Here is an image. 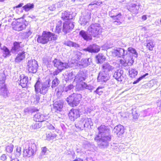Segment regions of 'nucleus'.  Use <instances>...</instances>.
I'll return each mask as SVG.
<instances>
[{"instance_id": "nucleus-17", "label": "nucleus", "mask_w": 161, "mask_h": 161, "mask_svg": "<svg viewBox=\"0 0 161 161\" xmlns=\"http://www.w3.org/2000/svg\"><path fill=\"white\" fill-rule=\"evenodd\" d=\"M9 92L5 84H3L0 86V95L4 98L8 96Z\"/></svg>"}, {"instance_id": "nucleus-35", "label": "nucleus", "mask_w": 161, "mask_h": 161, "mask_svg": "<svg viewBox=\"0 0 161 161\" xmlns=\"http://www.w3.org/2000/svg\"><path fill=\"white\" fill-rule=\"evenodd\" d=\"M37 145V142L32 140L30 141V143H29V146H30L31 149H32L35 151L36 150Z\"/></svg>"}, {"instance_id": "nucleus-18", "label": "nucleus", "mask_w": 161, "mask_h": 161, "mask_svg": "<svg viewBox=\"0 0 161 161\" xmlns=\"http://www.w3.org/2000/svg\"><path fill=\"white\" fill-rule=\"evenodd\" d=\"M79 35L85 40L88 41L92 39V37L90 33L84 30H81L79 32Z\"/></svg>"}, {"instance_id": "nucleus-21", "label": "nucleus", "mask_w": 161, "mask_h": 161, "mask_svg": "<svg viewBox=\"0 0 161 161\" xmlns=\"http://www.w3.org/2000/svg\"><path fill=\"white\" fill-rule=\"evenodd\" d=\"M28 82V78L24 75L20 76L19 84L23 88L26 87Z\"/></svg>"}, {"instance_id": "nucleus-15", "label": "nucleus", "mask_w": 161, "mask_h": 161, "mask_svg": "<svg viewBox=\"0 0 161 161\" xmlns=\"http://www.w3.org/2000/svg\"><path fill=\"white\" fill-rule=\"evenodd\" d=\"M100 47L97 45L93 44L91 45L86 48L83 49L84 51H88L90 53H97L100 50Z\"/></svg>"}, {"instance_id": "nucleus-13", "label": "nucleus", "mask_w": 161, "mask_h": 161, "mask_svg": "<svg viewBox=\"0 0 161 161\" xmlns=\"http://www.w3.org/2000/svg\"><path fill=\"white\" fill-rule=\"evenodd\" d=\"M127 8L128 10L132 14H136L138 12L139 6V5L132 3L127 6Z\"/></svg>"}, {"instance_id": "nucleus-61", "label": "nucleus", "mask_w": 161, "mask_h": 161, "mask_svg": "<svg viewBox=\"0 0 161 161\" xmlns=\"http://www.w3.org/2000/svg\"><path fill=\"white\" fill-rule=\"evenodd\" d=\"M157 104L158 106L159 107V109L161 110V99L157 101Z\"/></svg>"}, {"instance_id": "nucleus-57", "label": "nucleus", "mask_w": 161, "mask_h": 161, "mask_svg": "<svg viewBox=\"0 0 161 161\" xmlns=\"http://www.w3.org/2000/svg\"><path fill=\"white\" fill-rule=\"evenodd\" d=\"M74 87L73 85H69L68 86L65 88V91H67L69 90H70L72 89Z\"/></svg>"}, {"instance_id": "nucleus-25", "label": "nucleus", "mask_w": 161, "mask_h": 161, "mask_svg": "<svg viewBox=\"0 0 161 161\" xmlns=\"http://www.w3.org/2000/svg\"><path fill=\"white\" fill-rule=\"evenodd\" d=\"M91 18V13H89L87 15L81 17L80 18V23L81 25H84L89 21Z\"/></svg>"}, {"instance_id": "nucleus-43", "label": "nucleus", "mask_w": 161, "mask_h": 161, "mask_svg": "<svg viewBox=\"0 0 161 161\" xmlns=\"http://www.w3.org/2000/svg\"><path fill=\"white\" fill-rule=\"evenodd\" d=\"M6 80V76L3 72H0V83L1 84H5Z\"/></svg>"}, {"instance_id": "nucleus-56", "label": "nucleus", "mask_w": 161, "mask_h": 161, "mask_svg": "<svg viewBox=\"0 0 161 161\" xmlns=\"http://www.w3.org/2000/svg\"><path fill=\"white\" fill-rule=\"evenodd\" d=\"M132 114H133V118L134 119H137L138 118L139 115L136 111H135V113L132 112Z\"/></svg>"}, {"instance_id": "nucleus-41", "label": "nucleus", "mask_w": 161, "mask_h": 161, "mask_svg": "<svg viewBox=\"0 0 161 161\" xmlns=\"http://www.w3.org/2000/svg\"><path fill=\"white\" fill-rule=\"evenodd\" d=\"M62 22L61 21H58L57 24L55 32L58 34L61 32V31Z\"/></svg>"}, {"instance_id": "nucleus-8", "label": "nucleus", "mask_w": 161, "mask_h": 161, "mask_svg": "<svg viewBox=\"0 0 161 161\" xmlns=\"http://www.w3.org/2000/svg\"><path fill=\"white\" fill-rule=\"evenodd\" d=\"M112 55L114 57H123L127 54V51L121 48L116 47L111 51Z\"/></svg>"}, {"instance_id": "nucleus-1", "label": "nucleus", "mask_w": 161, "mask_h": 161, "mask_svg": "<svg viewBox=\"0 0 161 161\" xmlns=\"http://www.w3.org/2000/svg\"><path fill=\"white\" fill-rule=\"evenodd\" d=\"M97 129L98 134L96 135L94 140L97 142L98 146L100 148H106L111 139L110 129L108 126L101 125Z\"/></svg>"}, {"instance_id": "nucleus-2", "label": "nucleus", "mask_w": 161, "mask_h": 161, "mask_svg": "<svg viewBox=\"0 0 161 161\" xmlns=\"http://www.w3.org/2000/svg\"><path fill=\"white\" fill-rule=\"evenodd\" d=\"M50 86L49 80L43 82L38 80L35 85V91L37 93L39 92L45 94L47 92Z\"/></svg>"}, {"instance_id": "nucleus-14", "label": "nucleus", "mask_w": 161, "mask_h": 161, "mask_svg": "<svg viewBox=\"0 0 161 161\" xmlns=\"http://www.w3.org/2000/svg\"><path fill=\"white\" fill-rule=\"evenodd\" d=\"M74 25L72 22H69V21H65L64 23L63 31L65 33H66L69 32L74 27Z\"/></svg>"}, {"instance_id": "nucleus-29", "label": "nucleus", "mask_w": 161, "mask_h": 161, "mask_svg": "<svg viewBox=\"0 0 161 161\" xmlns=\"http://www.w3.org/2000/svg\"><path fill=\"white\" fill-rule=\"evenodd\" d=\"M80 86L79 87V89L81 90L86 89L91 91L93 90L94 88L90 84H87L85 82H81Z\"/></svg>"}, {"instance_id": "nucleus-51", "label": "nucleus", "mask_w": 161, "mask_h": 161, "mask_svg": "<svg viewBox=\"0 0 161 161\" xmlns=\"http://www.w3.org/2000/svg\"><path fill=\"white\" fill-rule=\"evenodd\" d=\"M24 112L25 114H28L31 113L32 112L30 108H27L24 109Z\"/></svg>"}, {"instance_id": "nucleus-62", "label": "nucleus", "mask_w": 161, "mask_h": 161, "mask_svg": "<svg viewBox=\"0 0 161 161\" xmlns=\"http://www.w3.org/2000/svg\"><path fill=\"white\" fill-rule=\"evenodd\" d=\"M1 159L3 161H5V160H6L7 159V157L5 154H3L1 157Z\"/></svg>"}, {"instance_id": "nucleus-32", "label": "nucleus", "mask_w": 161, "mask_h": 161, "mask_svg": "<svg viewBox=\"0 0 161 161\" xmlns=\"http://www.w3.org/2000/svg\"><path fill=\"white\" fill-rule=\"evenodd\" d=\"M85 147L88 150L93 152L96 151L97 150V147L92 142H89L86 144L85 145Z\"/></svg>"}, {"instance_id": "nucleus-23", "label": "nucleus", "mask_w": 161, "mask_h": 161, "mask_svg": "<svg viewBox=\"0 0 161 161\" xmlns=\"http://www.w3.org/2000/svg\"><path fill=\"white\" fill-rule=\"evenodd\" d=\"M74 17V15L73 13L71 12H68L65 11L62 13L61 17L62 19L65 20H68L70 19H72Z\"/></svg>"}, {"instance_id": "nucleus-47", "label": "nucleus", "mask_w": 161, "mask_h": 161, "mask_svg": "<svg viewBox=\"0 0 161 161\" xmlns=\"http://www.w3.org/2000/svg\"><path fill=\"white\" fill-rule=\"evenodd\" d=\"M73 54L75 56V59L80 58L82 55V53L78 51H74Z\"/></svg>"}, {"instance_id": "nucleus-9", "label": "nucleus", "mask_w": 161, "mask_h": 161, "mask_svg": "<svg viewBox=\"0 0 161 161\" xmlns=\"http://www.w3.org/2000/svg\"><path fill=\"white\" fill-rule=\"evenodd\" d=\"M53 63L54 66L57 68L60 71L67 68L68 66V64L66 63H63L60 60L56 58L53 61Z\"/></svg>"}, {"instance_id": "nucleus-30", "label": "nucleus", "mask_w": 161, "mask_h": 161, "mask_svg": "<svg viewBox=\"0 0 161 161\" xmlns=\"http://www.w3.org/2000/svg\"><path fill=\"white\" fill-rule=\"evenodd\" d=\"M123 71L121 70H118L115 72L114 75V77L119 81H122L123 79L122 75Z\"/></svg>"}, {"instance_id": "nucleus-5", "label": "nucleus", "mask_w": 161, "mask_h": 161, "mask_svg": "<svg viewBox=\"0 0 161 161\" xmlns=\"http://www.w3.org/2000/svg\"><path fill=\"white\" fill-rule=\"evenodd\" d=\"M81 97L80 94L73 93L67 97V101L70 106H76L79 104Z\"/></svg>"}, {"instance_id": "nucleus-50", "label": "nucleus", "mask_w": 161, "mask_h": 161, "mask_svg": "<svg viewBox=\"0 0 161 161\" xmlns=\"http://www.w3.org/2000/svg\"><path fill=\"white\" fill-rule=\"evenodd\" d=\"M148 75V73H146L145 75H143L142 76L140 77L139 78H138L135 81L133 84H136L138 83L141 80H142L143 78L145 77L147 75Z\"/></svg>"}, {"instance_id": "nucleus-60", "label": "nucleus", "mask_w": 161, "mask_h": 161, "mask_svg": "<svg viewBox=\"0 0 161 161\" xmlns=\"http://www.w3.org/2000/svg\"><path fill=\"white\" fill-rule=\"evenodd\" d=\"M56 7L55 4H53L51 6L49 7V9L51 11H53L55 9Z\"/></svg>"}, {"instance_id": "nucleus-34", "label": "nucleus", "mask_w": 161, "mask_h": 161, "mask_svg": "<svg viewBox=\"0 0 161 161\" xmlns=\"http://www.w3.org/2000/svg\"><path fill=\"white\" fill-rule=\"evenodd\" d=\"M134 62V60L132 58H130L129 59L127 62L126 60H120V63L124 66H126L127 65L130 66L133 64Z\"/></svg>"}, {"instance_id": "nucleus-36", "label": "nucleus", "mask_w": 161, "mask_h": 161, "mask_svg": "<svg viewBox=\"0 0 161 161\" xmlns=\"http://www.w3.org/2000/svg\"><path fill=\"white\" fill-rule=\"evenodd\" d=\"M98 63H101L105 60L106 58L102 54L99 53L96 57Z\"/></svg>"}, {"instance_id": "nucleus-33", "label": "nucleus", "mask_w": 161, "mask_h": 161, "mask_svg": "<svg viewBox=\"0 0 161 161\" xmlns=\"http://www.w3.org/2000/svg\"><path fill=\"white\" fill-rule=\"evenodd\" d=\"M54 108L60 111L63 107V103L61 101H57L53 104Z\"/></svg>"}, {"instance_id": "nucleus-28", "label": "nucleus", "mask_w": 161, "mask_h": 161, "mask_svg": "<svg viewBox=\"0 0 161 161\" xmlns=\"http://www.w3.org/2000/svg\"><path fill=\"white\" fill-rule=\"evenodd\" d=\"M35 151L30 148V146H29L28 148L26 147L24 150V155L25 156L30 157L31 156L33 155Z\"/></svg>"}, {"instance_id": "nucleus-19", "label": "nucleus", "mask_w": 161, "mask_h": 161, "mask_svg": "<svg viewBox=\"0 0 161 161\" xmlns=\"http://www.w3.org/2000/svg\"><path fill=\"white\" fill-rule=\"evenodd\" d=\"M110 17L113 19L114 24L119 25L122 23V18L121 13H119L116 15H111Z\"/></svg>"}, {"instance_id": "nucleus-4", "label": "nucleus", "mask_w": 161, "mask_h": 161, "mask_svg": "<svg viewBox=\"0 0 161 161\" xmlns=\"http://www.w3.org/2000/svg\"><path fill=\"white\" fill-rule=\"evenodd\" d=\"M87 31L92 36L96 37L101 33L102 28L98 24H92L88 27Z\"/></svg>"}, {"instance_id": "nucleus-46", "label": "nucleus", "mask_w": 161, "mask_h": 161, "mask_svg": "<svg viewBox=\"0 0 161 161\" xmlns=\"http://www.w3.org/2000/svg\"><path fill=\"white\" fill-rule=\"evenodd\" d=\"M128 50L129 52L133 54H134V56L135 58L137 57V54L135 49L132 47H130L128 48Z\"/></svg>"}, {"instance_id": "nucleus-11", "label": "nucleus", "mask_w": 161, "mask_h": 161, "mask_svg": "<svg viewBox=\"0 0 161 161\" xmlns=\"http://www.w3.org/2000/svg\"><path fill=\"white\" fill-rule=\"evenodd\" d=\"M80 116L79 111L76 109H71L69 113V118L71 121H74L79 117Z\"/></svg>"}, {"instance_id": "nucleus-10", "label": "nucleus", "mask_w": 161, "mask_h": 161, "mask_svg": "<svg viewBox=\"0 0 161 161\" xmlns=\"http://www.w3.org/2000/svg\"><path fill=\"white\" fill-rule=\"evenodd\" d=\"M87 77V74L86 72H84L83 71H80L75 76L74 80L75 81H76L78 83H80L79 86L81 82L83 80H85Z\"/></svg>"}, {"instance_id": "nucleus-45", "label": "nucleus", "mask_w": 161, "mask_h": 161, "mask_svg": "<svg viewBox=\"0 0 161 161\" xmlns=\"http://www.w3.org/2000/svg\"><path fill=\"white\" fill-rule=\"evenodd\" d=\"M59 82V80L56 77L53 80L51 87L53 88H55V87H56L58 85Z\"/></svg>"}, {"instance_id": "nucleus-3", "label": "nucleus", "mask_w": 161, "mask_h": 161, "mask_svg": "<svg viewBox=\"0 0 161 161\" xmlns=\"http://www.w3.org/2000/svg\"><path fill=\"white\" fill-rule=\"evenodd\" d=\"M93 123L91 119L84 116L80 118L78 122L75 124L76 127L83 129L84 127H88L89 125H92Z\"/></svg>"}, {"instance_id": "nucleus-22", "label": "nucleus", "mask_w": 161, "mask_h": 161, "mask_svg": "<svg viewBox=\"0 0 161 161\" xmlns=\"http://www.w3.org/2000/svg\"><path fill=\"white\" fill-rule=\"evenodd\" d=\"M18 54L15 58V62H19L21 60H23L25 58L26 52L23 50L17 53Z\"/></svg>"}, {"instance_id": "nucleus-37", "label": "nucleus", "mask_w": 161, "mask_h": 161, "mask_svg": "<svg viewBox=\"0 0 161 161\" xmlns=\"http://www.w3.org/2000/svg\"><path fill=\"white\" fill-rule=\"evenodd\" d=\"M155 44L152 40H148L147 41L146 46L147 48L150 51H152L154 47Z\"/></svg>"}, {"instance_id": "nucleus-40", "label": "nucleus", "mask_w": 161, "mask_h": 161, "mask_svg": "<svg viewBox=\"0 0 161 161\" xmlns=\"http://www.w3.org/2000/svg\"><path fill=\"white\" fill-rule=\"evenodd\" d=\"M2 50L3 51V56L6 57L10 55V52L9 50L6 47H3Z\"/></svg>"}, {"instance_id": "nucleus-54", "label": "nucleus", "mask_w": 161, "mask_h": 161, "mask_svg": "<svg viewBox=\"0 0 161 161\" xmlns=\"http://www.w3.org/2000/svg\"><path fill=\"white\" fill-rule=\"evenodd\" d=\"M75 75H74V73L73 72H71L69 73L68 75V78L69 80L72 79Z\"/></svg>"}, {"instance_id": "nucleus-64", "label": "nucleus", "mask_w": 161, "mask_h": 161, "mask_svg": "<svg viewBox=\"0 0 161 161\" xmlns=\"http://www.w3.org/2000/svg\"><path fill=\"white\" fill-rule=\"evenodd\" d=\"M60 71H59L58 70H56L55 71H54L53 73V75H57L58 73L60 72Z\"/></svg>"}, {"instance_id": "nucleus-52", "label": "nucleus", "mask_w": 161, "mask_h": 161, "mask_svg": "<svg viewBox=\"0 0 161 161\" xmlns=\"http://www.w3.org/2000/svg\"><path fill=\"white\" fill-rule=\"evenodd\" d=\"M51 34L50 36V40H55L57 38V36L54 34L50 32Z\"/></svg>"}, {"instance_id": "nucleus-39", "label": "nucleus", "mask_w": 161, "mask_h": 161, "mask_svg": "<svg viewBox=\"0 0 161 161\" xmlns=\"http://www.w3.org/2000/svg\"><path fill=\"white\" fill-rule=\"evenodd\" d=\"M129 73L130 76L131 78H133L137 75L138 72L136 69L131 68L129 69Z\"/></svg>"}, {"instance_id": "nucleus-42", "label": "nucleus", "mask_w": 161, "mask_h": 161, "mask_svg": "<svg viewBox=\"0 0 161 161\" xmlns=\"http://www.w3.org/2000/svg\"><path fill=\"white\" fill-rule=\"evenodd\" d=\"M56 136V135L55 134L52 133L51 132H50L48 133H47V139L49 141L52 140L55 138Z\"/></svg>"}, {"instance_id": "nucleus-31", "label": "nucleus", "mask_w": 161, "mask_h": 161, "mask_svg": "<svg viewBox=\"0 0 161 161\" xmlns=\"http://www.w3.org/2000/svg\"><path fill=\"white\" fill-rule=\"evenodd\" d=\"M114 131L116 134H122L124 132V127L122 125H119L116 126L114 128Z\"/></svg>"}, {"instance_id": "nucleus-53", "label": "nucleus", "mask_w": 161, "mask_h": 161, "mask_svg": "<svg viewBox=\"0 0 161 161\" xmlns=\"http://www.w3.org/2000/svg\"><path fill=\"white\" fill-rule=\"evenodd\" d=\"M100 89H101V88L98 87L97 89L95 91H94V92L96 93L97 94L100 95L102 94V91H99V90Z\"/></svg>"}, {"instance_id": "nucleus-48", "label": "nucleus", "mask_w": 161, "mask_h": 161, "mask_svg": "<svg viewBox=\"0 0 161 161\" xmlns=\"http://www.w3.org/2000/svg\"><path fill=\"white\" fill-rule=\"evenodd\" d=\"M41 126V123H36L32 124L31 127L32 129H36L40 128Z\"/></svg>"}, {"instance_id": "nucleus-55", "label": "nucleus", "mask_w": 161, "mask_h": 161, "mask_svg": "<svg viewBox=\"0 0 161 161\" xmlns=\"http://www.w3.org/2000/svg\"><path fill=\"white\" fill-rule=\"evenodd\" d=\"M42 155H44L47 151V149L46 147H42Z\"/></svg>"}, {"instance_id": "nucleus-59", "label": "nucleus", "mask_w": 161, "mask_h": 161, "mask_svg": "<svg viewBox=\"0 0 161 161\" xmlns=\"http://www.w3.org/2000/svg\"><path fill=\"white\" fill-rule=\"evenodd\" d=\"M56 7L57 8H59L61 7L63 5V2H58L55 4Z\"/></svg>"}, {"instance_id": "nucleus-16", "label": "nucleus", "mask_w": 161, "mask_h": 161, "mask_svg": "<svg viewBox=\"0 0 161 161\" xmlns=\"http://www.w3.org/2000/svg\"><path fill=\"white\" fill-rule=\"evenodd\" d=\"M109 73L104 72L102 71L99 74L97 77L99 81L105 82L109 79Z\"/></svg>"}, {"instance_id": "nucleus-12", "label": "nucleus", "mask_w": 161, "mask_h": 161, "mask_svg": "<svg viewBox=\"0 0 161 161\" xmlns=\"http://www.w3.org/2000/svg\"><path fill=\"white\" fill-rule=\"evenodd\" d=\"M48 118L49 116L48 115L38 113L34 115V120L36 121L42 122L48 119Z\"/></svg>"}, {"instance_id": "nucleus-24", "label": "nucleus", "mask_w": 161, "mask_h": 161, "mask_svg": "<svg viewBox=\"0 0 161 161\" xmlns=\"http://www.w3.org/2000/svg\"><path fill=\"white\" fill-rule=\"evenodd\" d=\"M14 30L17 31H20L26 28V25L23 23L17 22L13 25Z\"/></svg>"}, {"instance_id": "nucleus-6", "label": "nucleus", "mask_w": 161, "mask_h": 161, "mask_svg": "<svg viewBox=\"0 0 161 161\" xmlns=\"http://www.w3.org/2000/svg\"><path fill=\"white\" fill-rule=\"evenodd\" d=\"M50 32L43 31L41 35L38 36L37 41L38 43L45 44L50 41Z\"/></svg>"}, {"instance_id": "nucleus-7", "label": "nucleus", "mask_w": 161, "mask_h": 161, "mask_svg": "<svg viewBox=\"0 0 161 161\" xmlns=\"http://www.w3.org/2000/svg\"><path fill=\"white\" fill-rule=\"evenodd\" d=\"M38 67L37 62L35 60L31 59L27 63V69L29 72L35 73L37 71Z\"/></svg>"}, {"instance_id": "nucleus-49", "label": "nucleus", "mask_w": 161, "mask_h": 161, "mask_svg": "<svg viewBox=\"0 0 161 161\" xmlns=\"http://www.w3.org/2000/svg\"><path fill=\"white\" fill-rule=\"evenodd\" d=\"M13 145L10 144L9 145L6 147V150L7 152L11 153L13 151Z\"/></svg>"}, {"instance_id": "nucleus-63", "label": "nucleus", "mask_w": 161, "mask_h": 161, "mask_svg": "<svg viewBox=\"0 0 161 161\" xmlns=\"http://www.w3.org/2000/svg\"><path fill=\"white\" fill-rule=\"evenodd\" d=\"M47 127L50 130H53L54 129V127L51 125H48Z\"/></svg>"}, {"instance_id": "nucleus-38", "label": "nucleus", "mask_w": 161, "mask_h": 161, "mask_svg": "<svg viewBox=\"0 0 161 161\" xmlns=\"http://www.w3.org/2000/svg\"><path fill=\"white\" fill-rule=\"evenodd\" d=\"M34 7V4L33 3H28L23 6V8L25 11L27 12Z\"/></svg>"}, {"instance_id": "nucleus-58", "label": "nucleus", "mask_w": 161, "mask_h": 161, "mask_svg": "<svg viewBox=\"0 0 161 161\" xmlns=\"http://www.w3.org/2000/svg\"><path fill=\"white\" fill-rule=\"evenodd\" d=\"M32 33V32L29 30L28 32L25 33V36L26 37H28L31 35Z\"/></svg>"}, {"instance_id": "nucleus-44", "label": "nucleus", "mask_w": 161, "mask_h": 161, "mask_svg": "<svg viewBox=\"0 0 161 161\" xmlns=\"http://www.w3.org/2000/svg\"><path fill=\"white\" fill-rule=\"evenodd\" d=\"M65 44L69 46H72L74 47H79L78 45L76 43H74L70 41H66L65 42Z\"/></svg>"}, {"instance_id": "nucleus-26", "label": "nucleus", "mask_w": 161, "mask_h": 161, "mask_svg": "<svg viewBox=\"0 0 161 161\" xmlns=\"http://www.w3.org/2000/svg\"><path fill=\"white\" fill-rule=\"evenodd\" d=\"M114 69V67L110 65L108 63H105L102 65V71L108 73L110 71H112Z\"/></svg>"}, {"instance_id": "nucleus-20", "label": "nucleus", "mask_w": 161, "mask_h": 161, "mask_svg": "<svg viewBox=\"0 0 161 161\" xmlns=\"http://www.w3.org/2000/svg\"><path fill=\"white\" fill-rule=\"evenodd\" d=\"M91 61V59L90 58L82 59L80 62L78 63L77 65L80 68L82 67H86L90 64V62Z\"/></svg>"}, {"instance_id": "nucleus-27", "label": "nucleus", "mask_w": 161, "mask_h": 161, "mask_svg": "<svg viewBox=\"0 0 161 161\" xmlns=\"http://www.w3.org/2000/svg\"><path fill=\"white\" fill-rule=\"evenodd\" d=\"M22 50V47L20 46V44L18 42H15L14 43V46L12 48L11 52L13 53H17Z\"/></svg>"}]
</instances>
